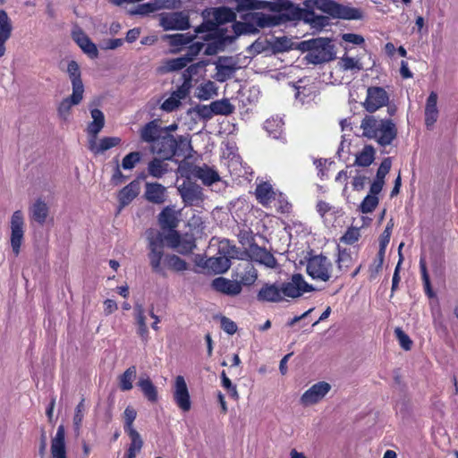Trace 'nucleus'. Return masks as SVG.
I'll return each mask as SVG.
<instances>
[{
  "label": "nucleus",
  "instance_id": "obj_13",
  "mask_svg": "<svg viewBox=\"0 0 458 458\" xmlns=\"http://www.w3.org/2000/svg\"><path fill=\"white\" fill-rule=\"evenodd\" d=\"M233 277L242 285H251L258 278V272L249 260H242L233 270Z\"/></svg>",
  "mask_w": 458,
  "mask_h": 458
},
{
  "label": "nucleus",
  "instance_id": "obj_1",
  "mask_svg": "<svg viewBox=\"0 0 458 458\" xmlns=\"http://www.w3.org/2000/svg\"><path fill=\"white\" fill-rule=\"evenodd\" d=\"M148 258L154 273L166 276V269L182 272L188 269L187 263L174 254L164 255V239L160 232H148Z\"/></svg>",
  "mask_w": 458,
  "mask_h": 458
},
{
  "label": "nucleus",
  "instance_id": "obj_44",
  "mask_svg": "<svg viewBox=\"0 0 458 458\" xmlns=\"http://www.w3.org/2000/svg\"><path fill=\"white\" fill-rule=\"evenodd\" d=\"M128 436L131 438V444L124 458H135L142 448L143 441L138 432H132L131 434H128Z\"/></svg>",
  "mask_w": 458,
  "mask_h": 458
},
{
  "label": "nucleus",
  "instance_id": "obj_5",
  "mask_svg": "<svg viewBox=\"0 0 458 458\" xmlns=\"http://www.w3.org/2000/svg\"><path fill=\"white\" fill-rule=\"evenodd\" d=\"M218 254L208 259L205 266L216 274H222L231 267V259L238 258L239 250L228 240H223L219 242Z\"/></svg>",
  "mask_w": 458,
  "mask_h": 458
},
{
  "label": "nucleus",
  "instance_id": "obj_52",
  "mask_svg": "<svg viewBox=\"0 0 458 458\" xmlns=\"http://www.w3.org/2000/svg\"><path fill=\"white\" fill-rule=\"evenodd\" d=\"M137 412L134 408L128 406L123 412L124 419V430L127 434L137 432L133 428V421L135 420Z\"/></svg>",
  "mask_w": 458,
  "mask_h": 458
},
{
  "label": "nucleus",
  "instance_id": "obj_21",
  "mask_svg": "<svg viewBox=\"0 0 458 458\" xmlns=\"http://www.w3.org/2000/svg\"><path fill=\"white\" fill-rule=\"evenodd\" d=\"M121 143L118 137H104L98 141L97 137L89 138V148L95 154L103 153Z\"/></svg>",
  "mask_w": 458,
  "mask_h": 458
},
{
  "label": "nucleus",
  "instance_id": "obj_3",
  "mask_svg": "<svg viewBox=\"0 0 458 458\" xmlns=\"http://www.w3.org/2000/svg\"><path fill=\"white\" fill-rule=\"evenodd\" d=\"M306 7H314L335 19L360 20L363 17L362 11L349 5H344L332 0H308Z\"/></svg>",
  "mask_w": 458,
  "mask_h": 458
},
{
  "label": "nucleus",
  "instance_id": "obj_17",
  "mask_svg": "<svg viewBox=\"0 0 458 458\" xmlns=\"http://www.w3.org/2000/svg\"><path fill=\"white\" fill-rule=\"evenodd\" d=\"M72 39L90 58H97L98 56V50L97 46L91 41L88 35L80 28H76L72 32Z\"/></svg>",
  "mask_w": 458,
  "mask_h": 458
},
{
  "label": "nucleus",
  "instance_id": "obj_6",
  "mask_svg": "<svg viewBox=\"0 0 458 458\" xmlns=\"http://www.w3.org/2000/svg\"><path fill=\"white\" fill-rule=\"evenodd\" d=\"M308 47L306 59L318 64L333 60L335 56L334 46L328 38H318L304 42Z\"/></svg>",
  "mask_w": 458,
  "mask_h": 458
},
{
  "label": "nucleus",
  "instance_id": "obj_19",
  "mask_svg": "<svg viewBox=\"0 0 458 458\" xmlns=\"http://www.w3.org/2000/svg\"><path fill=\"white\" fill-rule=\"evenodd\" d=\"M212 287L221 293L229 296H236L242 293V287L238 281L225 277H217L212 281Z\"/></svg>",
  "mask_w": 458,
  "mask_h": 458
},
{
  "label": "nucleus",
  "instance_id": "obj_7",
  "mask_svg": "<svg viewBox=\"0 0 458 458\" xmlns=\"http://www.w3.org/2000/svg\"><path fill=\"white\" fill-rule=\"evenodd\" d=\"M306 271L313 280L327 282L333 277L334 268L329 259L316 255L308 259Z\"/></svg>",
  "mask_w": 458,
  "mask_h": 458
},
{
  "label": "nucleus",
  "instance_id": "obj_38",
  "mask_svg": "<svg viewBox=\"0 0 458 458\" xmlns=\"http://www.w3.org/2000/svg\"><path fill=\"white\" fill-rule=\"evenodd\" d=\"M217 95V87L215 82L208 81L197 87L195 96L200 100H208Z\"/></svg>",
  "mask_w": 458,
  "mask_h": 458
},
{
  "label": "nucleus",
  "instance_id": "obj_30",
  "mask_svg": "<svg viewBox=\"0 0 458 458\" xmlns=\"http://www.w3.org/2000/svg\"><path fill=\"white\" fill-rule=\"evenodd\" d=\"M437 95L431 92L427 99L425 107V123L428 128L433 126L438 117V110L437 107Z\"/></svg>",
  "mask_w": 458,
  "mask_h": 458
},
{
  "label": "nucleus",
  "instance_id": "obj_37",
  "mask_svg": "<svg viewBox=\"0 0 458 458\" xmlns=\"http://www.w3.org/2000/svg\"><path fill=\"white\" fill-rule=\"evenodd\" d=\"M144 396L150 402L157 400V390L148 377L141 376L137 383Z\"/></svg>",
  "mask_w": 458,
  "mask_h": 458
},
{
  "label": "nucleus",
  "instance_id": "obj_39",
  "mask_svg": "<svg viewBox=\"0 0 458 458\" xmlns=\"http://www.w3.org/2000/svg\"><path fill=\"white\" fill-rule=\"evenodd\" d=\"M236 3V11L243 12V11H252V10H261L267 8L270 5V3L264 0H234Z\"/></svg>",
  "mask_w": 458,
  "mask_h": 458
},
{
  "label": "nucleus",
  "instance_id": "obj_24",
  "mask_svg": "<svg viewBox=\"0 0 458 458\" xmlns=\"http://www.w3.org/2000/svg\"><path fill=\"white\" fill-rule=\"evenodd\" d=\"M83 99V93L72 91V95L64 98L57 108L58 115L63 120H67L70 116L72 107L79 105Z\"/></svg>",
  "mask_w": 458,
  "mask_h": 458
},
{
  "label": "nucleus",
  "instance_id": "obj_55",
  "mask_svg": "<svg viewBox=\"0 0 458 458\" xmlns=\"http://www.w3.org/2000/svg\"><path fill=\"white\" fill-rule=\"evenodd\" d=\"M354 172V165H348L345 170L340 171L336 177L335 182H340L344 185L343 190V194L345 195L347 192V180L351 176H352V174Z\"/></svg>",
  "mask_w": 458,
  "mask_h": 458
},
{
  "label": "nucleus",
  "instance_id": "obj_15",
  "mask_svg": "<svg viewBox=\"0 0 458 458\" xmlns=\"http://www.w3.org/2000/svg\"><path fill=\"white\" fill-rule=\"evenodd\" d=\"M176 148L177 141L174 137L165 132L151 145V151L164 159H170L175 154Z\"/></svg>",
  "mask_w": 458,
  "mask_h": 458
},
{
  "label": "nucleus",
  "instance_id": "obj_53",
  "mask_svg": "<svg viewBox=\"0 0 458 458\" xmlns=\"http://www.w3.org/2000/svg\"><path fill=\"white\" fill-rule=\"evenodd\" d=\"M141 154L138 151L131 152L126 155L122 161V167L124 170H131L140 161Z\"/></svg>",
  "mask_w": 458,
  "mask_h": 458
},
{
  "label": "nucleus",
  "instance_id": "obj_20",
  "mask_svg": "<svg viewBox=\"0 0 458 458\" xmlns=\"http://www.w3.org/2000/svg\"><path fill=\"white\" fill-rule=\"evenodd\" d=\"M13 30V23L7 13L0 10V58L5 55V44L10 39Z\"/></svg>",
  "mask_w": 458,
  "mask_h": 458
},
{
  "label": "nucleus",
  "instance_id": "obj_50",
  "mask_svg": "<svg viewBox=\"0 0 458 458\" xmlns=\"http://www.w3.org/2000/svg\"><path fill=\"white\" fill-rule=\"evenodd\" d=\"M305 21L315 29H322L328 25L329 19L327 16L317 15L313 12L308 13L305 15Z\"/></svg>",
  "mask_w": 458,
  "mask_h": 458
},
{
  "label": "nucleus",
  "instance_id": "obj_61",
  "mask_svg": "<svg viewBox=\"0 0 458 458\" xmlns=\"http://www.w3.org/2000/svg\"><path fill=\"white\" fill-rule=\"evenodd\" d=\"M394 334L399 341L400 345L406 351L411 350L412 341L410 339L408 335H406L401 328H395Z\"/></svg>",
  "mask_w": 458,
  "mask_h": 458
},
{
  "label": "nucleus",
  "instance_id": "obj_47",
  "mask_svg": "<svg viewBox=\"0 0 458 458\" xmlns=\"http://www.w3.org/2000/svg\"><path fill=\"white\" fill-rule=\"evenodd\" d=\"M216 69V72L215 75V79L221 82L225 81L229 78H231L235 70V68L233 65L223 64L222 60H219Z\"/></svg>",
  "mask_w": 458,
  "mask_h": 458
},
{
  "label": "nucleus",
  "instance_id": "obj_4",
  "mask_svg": "<svg viewBox=\"0 0 458 458\" xmlns=\"http://www.w3.org/2000/svg\"><path fill=\"white\" fill-rule=\"evenodd\" d=\"M243 19V22H235L232 26L236 36L257 33L260 28L272 27L277 23L274 16L261 13H248Z\"/></svg>",
  "mask_w": 458,
  "mask_h": 458
},
{
  "label": "nucleus",
  "instance_id": "obj_28",
  "mask_svg": "<svg viewBox=\"0 0 458 458\" xmlns=\"http://www.w3.org/2000/svg\"><path fill=\"white\" fill-rule=\"evenodd\" d=\"M166 189L162 184L154 182L146 183L145 197L146 199L155 204H162L165 200Z\"/></svg>",
  "mask_w": 458,
  "mask_h": 458
},
{
  "label": "nucleus",
  "instance_id": "obj_35",
  "mask_svg": "<svg viewBox=\"0 0 458 458\" xmlns=\"http://www.w3.org/2000/svg\"><path fill=\"white\" fill-rule=\"evenodd\" d=\"M358 253L356 250H340L338 253L337 264L338 269L341 271H347L357 260Z\"/></svg>",
  "mask_w": 458,
  "mask_h": 458
},
{
  "label": "nucleus",
  "instance_id": "obj_45",
  "mask_svg": "<svg viewBox=\"0 0 458 458\" xmlns=\"http://www.w3.org/2000/svg\"><path fill=\"white\" fill-rule=\"evenodd\" d=\"M208 64L206 61H200L190 65L184 72L183 77L185 80V85L191 83L192 78L196 75H202L205 72V67Z\"/></svg>",
  "mask_w": 458,
  "mask_h": 458
},
{
  "label": "nucleus",
  "instance_id": "obj_14",
  "mask_svg": "<svg viewBox=\"0 0 458 458\" xmlns=\"http://www.w3.org/2000/svg\"><path fill=\"white\" fill-rule=\"evenodd\" d=\"M173 396L176 405L182 411L185 412L191 410V402L190 393L185 379L182 376H177L174 379Z\"/></svg>",
  "mask_w": 458,
  "mask_h": 458
},
{
  "label": "nucleus",
  "instance_id": "obj_42",
  "mask_svg": "<svg viewBox=\"0 0 458 458\" xmlns=\"http://www.w3.org/2000/svg\"><path fill=\"white\" fill-rule=\"evenodd\" d=\"M338 65L343 71H351L352 72H358L362 70V64L359 58L350 57L344 55L338 61Z\"/></svg>",
  "mask_w": 458,
  "mask_h": 458
},
{
  "label": "nucleus",
  "instance_id": "obj_12",
  "mask_svg": "<svg viewBox=\"0 0 458 458\" xmlns=\"http://www.w3.org/2000/svg\"><path fill=\"white\" fill-rule=\"evenodd\" d=\"M389 101V95L381 87H369L367 97L363 102V107L369 113H374L379 108L386 106Z\"/></svg>",
  "mask_w": 458,
  "mask_h": 458
},
{
  "label": "nucleus",
  "instance_id": "obj_41",
  "mask_svg": "<svg viewBox=\"0 0 458 458\" xmlns=\"http://www.w3.org/2000/svg\"><path fill=\"white\" fill-rule=\"evenodd\" d=\"M148 172L155 178H161L168 172V164L159 158H154L148 163Z\"/></svg>",
  "mask_w": 458,
  "mask_h": 458
},
{
  "label": "nucleus",
  "instance_id": "obj_11",
  "mask_svg": "<svg viewBox=\"0 0 458 458\" xmlns=\"http://www.w3.org/2000/svg\"><path fill=\"white\" fill-rule=\"evenodd\" d=\"M284 297L298 298L305 293L312 292L313 286L308 284L301 274L293 275L288 282L281 284Z\"/></svg>",
  "mask_w": 458,
  "mask_h": 458
},
{
  "label": "nucleus",
  "instance_id": "obj_2",
  "mask_svg": "<svg viewBox=\"0 0 458 458\" xmlns=\"http://www.w3.org/2000/svg\"><path fill=\"white\" fill-rule=\"evenodd\" d=\"M362 135L373 139L381 146H388L396 138L397 129L389 119H377L373 115L365 116L360 123Z\"/></svg>",
  "mask_w": 458,
  "mask_h": 458
},
{
  "label": "nucleus",
  "instance_id": "obj_64",
  "mask_svg": "<svg viewBox=\"0 0 458 458\" xmlns=\"http://www.w3.org/2000/svg\"><path fill=\"white\" fill-rule=\"evenodd\" d=\"M180 105V102L178 101V98L176 96H170L167 99H165L161 108L166 112H172L174 109H176Z\"/></svg>",
  "mask_w": 458,
  "mask_h": 458
},
{
  "label": "nucleus",
  "instance_id": "obj_25",
  "mask_svg": "<svg viewBox=\"0 0 458 458\" xmlns=\"http://www.w3.org/2000/svg\"><path fill=\"white\" fill-rule=\"evenodd\" d=\"M140 183L134 180L123 187L118 193V200L121 208L129 205L140 193Z\"/></svg>",
  "mask_w": 458,
  "mask_h": 458
},
{
  "label": "nucleus",
  "instance_id": "obj_33",
  "mask_svg": "<svg viewBox=\"0 0 458 458\" xmlns=\"http://www.w3.org/2000/svg\"><path fill=\"white\" fill-rule=\"evenodd\" d=\"M159 223L163 229L174 231L179 223L176 210L170 207L165 208L159 215Z\"/></svg>",
  "mask_w": 458,
  "mask_h": 458
},
{
  "label": "nucleus",
  "instance_id": "obj_27",
  "mask_svg": "<svg viewBox=\"0 0 458 458\" xmlns=\"http://www.w3.org/2000/svg\"><path fill=\"white\" fill-rule=\"evenodd\" d=\"M66 72L72 83V91L84 93V85L81 81V72L78 63L74 60L69 61Z\"/></svg>",
  "mask_w": 458,
  "mask_h": 458
},
{
  "label": "nucleus",
  "instance_id": "obj_60",
  "mask_svg": "<svg viewBox=\"0 0 458 458\" xmlns=\"http://www.w3.org/2000/svg\"><path fill=\"white\" fill-rule=\"evenodd\" d=\"M194 113L199 117L209 120L213 117L212 105H198L193 109Z\"/></svg>",
  "mask_w": 458,
  "mask_h": 458
},
{
  "label": "nucleus",
  "instance_id": "obj_51",
  "mask_svg": "<svg viewBox=\"0 0 458 458\" xmlns=\"http://www.w3.org/2000/svg\"><path fill=\"white\" fill-rule=\"evenodd\" d=\"M190 62H191V57L185 55L170 59L165 63V70L168 72L178 71L186 67Z\"/></svg>",
  "mask_w": 458,
  "mask_h": 458
},
{
  "label": "nucleus",
  "instance_id": "obj_36",
  "mask_svg": "<svg viewBox=\"0 0 458 458\" xmlns=\"http://www.w3.org/2000/svg\"><path fill=\"white\" fill-rule=\"evenodd\" d=\"M212 17L217 25L234 21L236 19L235 12L229 7L215 8L212 12Z\"/></svg>",
  "mask_w": 458,
  "mask_h": 458
},
{
  "label": "nucleus",
  "instance_id": "obj_8",
  "mask_svg": "<svg viewBox=\"0 0 458 458\" xmlns=\"http://www.w3.org/2000/svg\"><path fill=\"white\" fill-rule=\"evenodd\" d=\"M24 225L25 223L22 212L21 210L14 211L10 220V242L15 256H18L21 251V246L24 239Z\"/></svg>",
  "mask_w": 458,
  "mask_h": 458
},
{
  "label": "nucleus",
  "instance_id": "obj_18",
  "mask_svg": "<svg viewBox=\"0 0 458 458\" xmlns=\"http://www.w3.org/2000/svg\"><path fill=\"white\" fill-rule=\"evenodd\" d=\"M179 191L185 205H199L203 199L201 188L196 184L183 183L179 188Z\"/></svg>",
  "mask_w": 458,
  "mask_h": 458
},
{
  "label": "nucleus",
  "instance_id": "obj_59",
  "mask_svg": "<svg viewBox=\"0 0 458 458\" xmlns=\"http://www.w3.org/2000/svg\"><path fill=\"white\" fill-rule=\"evenodd\" d=\"M193 37L189 34H175L170 36V43L174 47L183 46L191 43Z\"/></svg>",
  "mask_w": 458,
  "mask_h": 458
},
{
  "label": "nucleus",
  "instance_id": "obj_40",
  "mask_svg": "<svg viewBox=\"0 0 458 458\" xmlns=\"http://www.w3.org/2000/svg\"><path fill=\"white\" fill-rule=\"evenodd\" d=\"M211 105L214 115H229L235 110L234 106L227 98L216 100Z\"/></svg>",
  "mask_w": 458,
  "mask_h": 458
},
{
  "label": "nucleus",
  "instance_id": "obj_48",
  "mask_svg": "<svg viewBox=\"0 0 458 458\" xmlns=\"http://www.w3.org/2000/svg\"><path fill=\"white\" fill-rule=\"evenodd\" d=\"M255 259L267 267H275L276 260L274 256L265 249H258L255 252Z\"/></svg>",
  "mask_w": 458,
  "mask_h": 458
},
{
  "label": "nucleus",
  "instance_id": "obj_31",
  "mask_svg": "<svg viewBox=\"0 0 458 458\" xmlns=\"http://www.w3.org/2000/svg\"><path fill=\"white\" fill-rule=\"evenodd\" d=\"M195 177L201 180L206 185L220 181V176L216 170L204 165L202 166H196L193 172Z\"/></svg>",
  "mask_w": 458,
  "mask_h": 458
},
{
  "label": "nucleus",
  "instance_id": "obj_54",
  "mask_svg": "<svg viewBox=\"0 0 458 458\" xmlns=\"http://www.w3.org/2000/svg\"><path fill=\"white\" fill-rule=\"evenodd\" d=\"M162 8V5L156 0L154 3L139 4L132 12L134 14L147 15L157 12Z\"/></svg>",
  "mask_w": 458,
  "mask_h": 458
},
{
  "label": "nucleus",
  "instance_id": "obj_9",
  "mask_svg": "<svg viewBox=\"0 0 458 458\" xmlns=\"http://www.w3.org/2000/svg\"><path fill=\"white\" fill-rule=\"evenodd\" d=\"M331 385L326 381H319L308 388L301 396L300 403L308 407L320 403L330 392Z\"/></svg>",
  "mask_w": 458,
  "mask_h": 458
},
{
  "label": "nucleus",
  "instance_id": "obj_34",
  "mask_svg": "<svg viewBox=\"0 0 458 458\" xmlns=\"http://www.w3.org/2000/svg\"><path fill=\"white\" fill-rule=\"evenodd\" d=\"M255 194L259 202L264 207L269 206L276 198V192L272 185L268 182H263L258 185Z\"/></svg>",
  "mask_w": 458,
  "mask_h": 458
},
{
  "label": "nucleus",
  "instance_id": "obj_23",
  "mask_svg": "<svg viewBox=\"0 0 458 458\" xmlns=\"http://www.w3.org/2000/svg\"><path fill=\"white\" fill-rule=\"evenodd\" d=\"M164 132L159 121L153 120L140 129V136L142 141L153 144Z\"/></svg>",
  "mask_w": 458,
  "mask_h": 458
},
{
  "label": "nucleus",
  "instance_id": "obj_16",
  "mask_svg": "<svg viewBox=\"0 0 458 458\" xmlns=\"http://www.w3.org/2000/svg\"><path fill=\"white\" fill-rule=\"evenodd\" d=\"M260 302H280L284 300L282 286L277 284H264L257 293Z\"/></svg>",
  "mask_w": 458,
  "mask_h": 458
},
{
  "label": "nucleus",
  "instance_id": "obj_49",
  "mask_svg": "<svg viewBox=\"0 0 458 458\" xmlns=\"http://www.w3.org/2000/svg\"><path fill=\"white\" fill-rule=\"evenodd\" d=\"M283 125V120L277 116L269 118L264 123L265 130L274 138L277 137V134L281 131Z\"/></svg>",
  "mask_w": 458,
  "mask_h": 458
},
{
  "label": "nucleus",
  "instance_id": "obj_22",
  "mask_svg": "<svg viewBox=\"0 0 458 458\" xmlns=\"http://www.w3.org/2000/svg\"><path fill=\"white\" fill-rule=\"evenodd\" d=\"M52 458H66L65 430L63 425L57 428L55 436L51 441Z\"/></svg>",
  "mask_w": 458,
  "mask_h": 458
},
{
  "label": "nucleus",
  "instance_id": "obj_10",
  "mask_svg": "<svg viewBox=\"0 0 458 458\" xmlns=\"http://www.w3.org/2000/svg\"><path fill=\"white\" fill-rule=\"evenodd\" d=\"M164 243L181 254L190 253L195 247V241L192 236H181L176 231H169L163 234Z\"/></svg>",
  "mask_w": 458,
  "mask_h": 458
},
{
  "label": "nucleus",
  "instance_id": "obj_62",
  "mask_svg": "<svg viewBox=\"0 0 458 458\" xmlns=\"http://www.w3.org/2000/svg\"><path fill=\"white\" fill-rule=\"evenodd\" d=\"M84 412H85L84 399H81V401L78 403V405L75 408V413L73 416V424L77 428H79L82 423Z\"/></svg>",
  "mask_w": 458,
  "mask_h": 458
},
{
  "label": "nucleus",
  "instance_id": "obj_56",
  "mask_svg": "<svg viewBox=\"0 0 458 458\" xmlns=\"http://www.w3.org/2000/svg\"><path fill=\"white\" fill-rule=\"evenodd\" d=\"M351 177L352 178V186L353 190L361 191L364 189L368 178L363 173L354 168V172Z\"/></svg>",
  "mask_w": 458,
  "mask_h": 458
},
{
  "label": "nucleus",
  "instance_id": "obj_26",
  "mask_svg": "<svg viewBox=\"0 0 458 458\" xmlns=\"http://www.w3.org/2000/svg\"><path fill=\"white\" fill-rule=\"evenodd\" d=\"M165 30H186L190 27L188 16L182 13H174L163 19Z\"/></svg>",
  "mask_w": 458,
  "mask_h": 458
},
{
  "label": "nucleus",
  "instance_id": "obj_57",
  "mask_svg": "<svg viewBox=\"0 0 458 458\" xmlns=\"http://www.w3.org/2000/svg\"><path fill=\"white\" fill-rule=\"evenodd\" d=\"M378 204V199L377 196L373 194H369L366 196V198L363 199L360 205V209L362 213H370L372 212Z\"/></svg>",
  "mask_w": 458,
  "mask_h": 458
},
{
  "label": "nucleus",
  "instance_id": "obj_32",
  "mask_svg": "<svg viewBox=\"0 0 458 458\" xmlns=\"http://www.w3.org/2000/svg\"><path fill=\"white\" fill-rule=\"evenodd\" d=\"M92 122L87 127V132L90 137H98L105 125V116L101 110L94 108L90 111Z\"/></svg>",
  "mask_w": 458,
  "mask_h": 458
},
{
  "label": "nucleus",
  "instance_id": "obj_63",
  "mask_svg": "<svg viewBox=\"0 0 458 458\" xmlns=\"http://www.w3.org/2000/svg\"><path fill=\"white\" fill-rule=\"evenodd\" d=\"M391 165H392V163H391L390 158H385L377 169L376 178L384 181L386 175L389 173V171L391 169Z\"/></svg>",
  "mask_w": 458,
  "mask_h": 458
},
{
  "label": "nucleus",
  "instance_id": "obj_29",
  "mask_svg": "<svg viewBox=\"0 0 458 458\" xmlns=\"http://www.w3.org/2000/svg\"><path fill=\"white\" fill-rule=\"evenodd\" d=\"M49 212L47 204L42 199H37L30 208V216L39 225H44Z\"/></svg>",
  "mask_w": 458,
  "mask_h": 458
},
{
  "label": "nucleus",
  "instance_id": "obj_58",
  "mask_svg": "<svg viewBox=\"0 0 458 458\" xmlns=\"http://www.w3.org/2000/svg\"><path fill=\"white\" fill-rule=\"evenodd\" d=\"M391 229H392V225H390L388 224L386 225L384 233L380 236V239H379V256H380V259H382V256L385 255L386 246L389 243L390 236H391Z\"/></svg>",
  "mask_w": 458,
  "mask_h": 458
},
{
  "label": "nucleus",
  "instance_id": "obj_46",
  "mask_svg": "<svg viewBox=\"0 0 458 458\" xmlns=\"http://www.w3.org/2000/svg\"><path fill=\"white\" fill-rule=\"evenodd\" d=\"M136 377V367L131 366L120 377V388L123 391H129L132 388V381Z\"/></svg>",
  "mask_w": 458,
  "mask_h": 458
},
{
  "label": "nucleus",
  "instance_id": "obj_43",
  "mask_svg": "<svg viewBox=\"0 0 458 458\" xmlns=\"http://www.w3.org/2000/svg\"><path fill=\"white\" fill-rule=\"evenodd\" d=\"M375 150L371 146H365L362 150L356 155L354 165L369 166L374 160Z\"/></svg>",
  "mask_w": 458,
  "mask_h": 458
}]
</instances>
